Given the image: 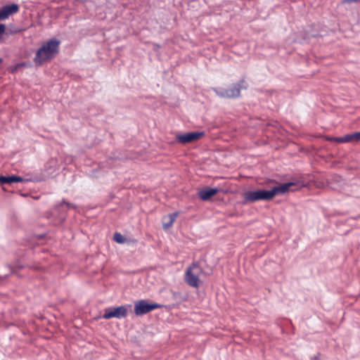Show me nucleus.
Wrapping results in <instances>:
<instances>
[{
  "instance_id": "nucleus-11",
  "label": "nucleus",
  "mask_w": 360,
  "mask_h": 360,
  "mask_svg": "<svg viewBox=\"0 0 360 360\" xmlns=\"http://www.w3.org/2000/svg\"><path fill=\"white\" fill-rule=\"evenodd\" d=\"M178 216V212H173L162 218V227L165 230L170 228Z\"/></svg>"
},
{
  "instance_id": "nucleus-1",
  "label": "nucleus",
  "mask_w": 360,
  "mask_h": 360,
  "mask_svg": "<svg viewBox=\"0 0 360 360\" xmlns=\"http://www.w3.org/2000/svg\"><path fill=\"white\" fill-rule=\"evenodd\" d=\"M303 186V184L300 181H292L282 184L274 186L271 189L256 190L245 192L243 196V203L255 202L259 200H271L276 195L284 194L288 191H295Z\"/></svg>"
},
{
  "instance_id": "nucleus-2",
  "label": "nucleus",
  "mask_w": 360,
  "mask_h": 360,
  "mask_svg": "<svg viewBox=\"0 0 360 360\" xmlns=\"http://www.w3.org/2000/svg\"><path fill=\"white\" fill-rule=\"evenodd\" d=\"M60 41L51 39L44 42L37 51L34 62L37 65H41L44 62L53 58L59 51Z\"/></svg>"
},
{
  "instance_id": "nucleus-4",
  "label": "nucleus",
  "mask_w": 360,
  "mask_h": 360,
  "mask_svg": "<svg viewBox=\"0 0 360 360\" xmlns=\"http://www.w3.org/2000/svg\"><path fill=\"white\" fill-rule=\"evenodd\" d=\"M203 273V269L197 263L193 262L186 271L184 280L186 283L193 288H198L200 276Z\"/></svg>"
},
{
  "instance_id": "nucleus-7",
  "label": "nucleus",
  "mask_w": 360,
  "mask_h": 360,
  "mask_svg": "<svg viewBox=\"0 0 360 360\" xmlns=\"http://www.w3.org/2000/svg\"><path fill=\"white\" fill-rule=\"evenodd\" d=\"M204 135V131H191L182 134H177L176 138L179 143L186 144L198 140Z\"/></svg>"
},
{
  "instance_id": "nucleus-6",
  "label": "nucleus",
  "mask_w": 360,
  "mask_h": 360,
  "mask_svg": "<svg viewBox=\"0 0 360 360\" xmlns=\"http://www.w3.org/2000/svg\"><path fill=\"white\" fill-rule=\"evenodd\" d=\"M128 315L127 307L122 305L117 307L106 308L102 317L104 319H110L111 318L123 319Z\"/></svg>"
},
{
  "instance_id": "nucleus-12",
  "label": "nucleus",
  "mask_w": 360,
  "mask_h": 360,
  "mask_svg": "<svg viewBox=\"0 0 360 360\" xmlns=\"http://www.w3.org/2000/svg\"><path fill=\"white\" fill-rule=\"evenodd\" d=\"M338 141L342 143L354 141L352 134H346L342 137H340L338 138Z\"/></svg>"
},
{
  "instance_id": "nucleus-15",
  "label": "nucleus",
  "mask_w": 360,
  "mask_h": 360,
  "mask_svg": "<svg viewBox=\"0 0 360 360\" xmlns=\"http://www.w3.org/2000/svg\"><path fill=\"white\" fill-rule=\"evenodd\" d=\"M354 141H360V131L352 134Z\"/></svg>"
},
{
  "instance_id": "nucleus-3",
  "label": "nucleus",
  "mask_w": 360,
  "mask_h": 360,
  "mask_svg": "<svg viewBox=\"0 0 360 360\" xmlns=\"http://www.w3.org/2000/svg\"><path fill=\"white\" fill-rule=\"evenodd\" d=\"M248 84L245 79H242L238 82L232 84L229 88H215L214 91L221 98H237L240 96V90L245 89Z\"/></svg>"
},
{
  "instance_id": "nucleus-19",
  "label": "nucleus",
  "mask_w": 360,
  "mask_h": 360,
  "mask_svg": "<svg viewBox=\"0 0 360 360\" xmlns=\"http://www.w3.org/2000/svg\"><path fill=\"white\" fill-rule=\"evenodd\" d=\"M3 61V59L0 58V63Z\"/></svg>"
},
{
  "instance_id": "nucleus-17",
  "label": "nucleus",
  "mask_w": 360,
  "mask_h": 360,
  "mask_svg": "<svg viewBox=\"0 0 360 360\" xmlns=\"http://www.w3.org/2000/svg\"><path fill=\"white\" fill-rule=\"evenodd\" d=\"M6 26L4 24H0V37L5 32Z\"/></svg>"
},
{
  "instance_id": "nucleus-9",
  "label": "nucleus",
  "mask_w": 360,
  "mask_h": 360,
  "mask_svg": "<svg viewBox=\"0 0 360 360\" xmlns=\"http://www.w3.org/2000/svg\"><path fill=\"white\" fill-rule=\"evenodd\" d=\"M29 180L19 176H0V184H12L17 182H27Z\"/></svg>"
},
{
  "instance_id": "nucleus-13",
  "label": "nucleus",
  "mask_w": 360,
  "mask_h": 360,
  "mask_svg": "<svg viewBox=\"0 0 360 360\" xmlns=\"http://www.w3.org/2000/svg\"><path fill=\"white\" fill-rule=\"evenodd\" d=\"M114 240L118 243H123L125 241L124 237L120 233L114 234Z\"/></svg>"
},
{
  "instance_id": "nucleus-8",
  "label": "nucleus",
  "mask_w": 360,
  "mask_h": 360,
  "mask_svg": "<svg viewBox=\"0 0 360 360\" xmlns=\"http://www.w3.org/2000/svg\"><path fill=\"white\" fill-rule=\"evenodd\" d=\"M19 11V6L16 4L5 5L0 8V20L7 19L11 14Z\"/></svg>"
},
{
  "instance_id": "nucleus-18",
  "label": "nucleus",
  "mask_w": 360,
  "mask_h": 360,
  "mask_svg": "<svg viewBox=\"0 0 360 360\" xmlns=\"http://www.w3.org/2000/svg\"><path fill=\"white\" fill-rule=\"evenodd\" d=\"M360 1V0H344L342 1L343 4H350V3H353V2H359Z\"/></svg>"
},
{
  "instance_id": "nucleus-5",
  "label": "nucleus",
  "mask_w": 360,
  "mask_h": 360,
  "mask_svg": "<svg viewBox=\"0 0 360 360\" xmlns=\"http://www.w3.org/2000/svg\"><path fill=\"white\" fill-rule=\"evenodd\" d=\"M160 307L162 305L160 304L149 303L146 300H140L134 302V313L136 316H141Z\"/></svg>"
},
{
  "instance_id": "nucleus-14",
  "label": "nucleus",
  "mask_w": 360,
  "mask_h": 360,
  "mask_svg": "<svg viewBox=\"0 0 360 360\" xmlns=\"http://www.w3.org/2000/svg\"><path fill=\"white\" fill-rule=\"evenodd\" d=\"M24 65V63H18L15 65L14 66H12L10 68V72L11 73L15 72L20 68L22 67Z\"/></svg>"
},
{
  "instance_id": "nucleus-16",
  "label": "nucleus",
  "mask_w": 360,
  "mask_h": 360,
  "mask_svg": "<svg viewBox=\"0 0 360 360\" xmlns=\"http://www.w3.org/2000/svg\"><path fill=\"white\" fill-rule=\"evenodd\" d=\"M66 205L68 209H72V208H75V205L71 204V203H69V202H65V200H63L61 202H60V205Z\"/></svg>"
},
{
  "instance_id": "nucleus-10",
  "label": "nucleus",
  "mask_w": 360,
  "mask_h": 360,
  "mask_svg": "<svg viewBox=\"0 0 360 360\" xmlns=\"http://www.w3.org/2000/svg\"><path fill=\"white\" fill-rule=\"evenodd\" d=\"M219 188H205L199 191L198 195L201 200H207L212 196L214 195L219 192Z\"/></svg>"
}]
</instances>
